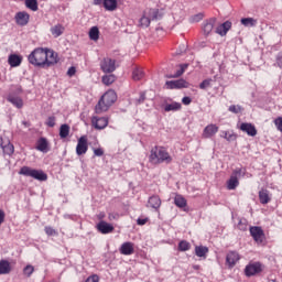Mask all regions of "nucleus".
<instances>
[{
	"label": "nucleus",
	"mask_w": 282,
	"mask_h": 282,
	"mask_svg": "<svg viewBox=\"0 0 282 282\" xmlns=\"http://www.w3.org/2000/svg\"><path fill=\"white\" fill-rule=\"evenodd\" d=\"M28 61L35 67L50 68L56 65L59 58L53 50L37 47L28 56Z\"/></svg>",
	"instance_id": "1"
},
{
	"label": "nucleus",
	"mask_w": 282,
	"mask_h": 282,
	"mask_svg": "<svg viewBox=\"0 0 282 282\" xmlns=\"http://www.w3.org/2000/svg\"><path fill=\"white\" fill-rule=\"evenodd\" d=\"M149 161L153 165L162 163L170 164L172 163L173 158L164 147H154L150 152Z\"/></svg>",
	"instance_id": "2"
},
{
	"label": "nucleus",
	"mask_w": 282,
	"mask_h": 282,
	"mask_svg": "<svg viewBox=\"0 0 282 282\" xmlns=\"http://www.w3.org/2000/svg\"><path fill=\"white\" fill-rule=\"evenodd\" d=\"M117 100V94L113 90H108L98 101L95 107V112L101 115L106 112L110 106H112Z\"/></svg>",
	"instance_id": "3"
},
{
	"label": "nucleus",
	"mask_w": 282,
	"mask_h": 282,
	"mask_svg": "<svg viewBox=\"0 0 282 282\" xmlns=\"http://www.w3.org/2000/svg\"><path fill=\"white\" fill-rule=\"evenodd\" d=\"M20 175L30 176L39 181H46L47 175L42 170H34L29 166L21 167Z\"/></svg>",
	"instance_id": "4"
},
{
	"label": "nucleus",
	"mask_w": 282,
	"mask_h": 282,
	"mask_svg": "<svg viewBox=\"0 0 282 282\" xmlns=\"http://www.w3.org/2000/svg\"><path fill=\"white\" fill-rule=\"evenodd\" d=\"M263 270V264L261 262H251L245 269L246 276H256L260 274Z\"/></svg>",
	"instance_id": "5"
},
{
	"label": "nucleus",
	"mask_w": 282,
	"mask_h": 282,
	"mask_svg": "<svg viewBox=\"0 0 282 282\" xmlns=\"http://www.w3.org/2000/svg\"><path fill=\"white\" fill-rule=\"evenodd\" d=\"M250 235L257 243H263L265 241V234L259 226L250 227Z\"/></svg>",
	"instance_id": "6"
},
{
	"label": "nucleus",
	"mask_w": 282,
	"mask_h": 282,
	"mask_svg": "<svg viewBox=\"0 0 282 282\" xmlns=\"http://www.w3.org/2000/svg\"><path fill=\"white\" fill-rule=\"evenodd\" d=\"M109 123V118L108 117H98V116H93L91 118V126L96 130H104Z\"/></svg>",
	"instance_id": "7"
},
{
	"label": "nucleus",
	"mask_w": 282,
	"mask_h": 282,
	"mask_svg": "<svg viewBox=\"0 0 282 282\" xmlns=\"http://www.w3.org/2000/svg\"><path fill=\"white\" fill-rule=\"evenodd\" d=\"M100 68L104 73H112L116 70V61L109 57H105L100 62Z\"/></svg>",
	"instance_id": "8"
},
{
	"label": "nucleus",
	"mask_w": 282,
	"mask_h": 282,
	"mask_svg": "<svg viewBox=\"0 0 282 282\" xmlns=\"http://www.w3.org/2000/svg\"><path fill=\"white\" fill-rule=\"evenodd\" d=\"M88 151V139L86 135H83L78 139L76 153L77 155H83Z\"/></svg>",
	"instance_id": "9"
},
{
	"label": "nucleus",
	"mask_w": 282,
	"mask_h": 282,
	"mask_svg": "<svg viewBox=\"0 0 282 282\" xmlns=\"http://www.w3.org/2000/svg\"><path fill=\"white\" fill-rule=\"evenodd\" d=\"M242 172L241 169H237L234 171L232 175L230 176L229 181L227 182V188L228 189H236L237 186L239 185V180L237 175H240Z\"/></svg>",
	"instance_id": "10"
},
{
	"label": "nucleus",
	"mask_w": 282,
	"mask_h": 282,
	"mask_svg": "<svg viewBox=\"0 0 282 282\" xmlns=\"http://www.w3.org/2000/svg\"><path fill=\"white\" fill-rule=\"evenodd\" d=\"M14 20L18 25L25 26L30 21V14L25 11L18 12Z\"/></svg>",
	"instance_id": "11"
},
{
	"label": "nucleus",
	"mask_w": 282,
	"mask_h": 282,
	"mask_svg": "<svg viewBox=\"0 0 282 282\" xmlns=\"http://www.w3.org/2000/svg\"><path fill=\"white\" fill-rule=\"evenodd\" d=\"M167 88L170 89H181V88H188L189 84L185 79L178 80H170L166 83Z\"/></svg>",
	"instance_id": "12"
},
{
	"label": "nucleus",
	"mask_w": 282,
	"mask_h": 282,
	"mask_svg": "<svg viewBox=\"0 0 282 282\" xmlns=\"http://www.w3.org/2000/svg\"><path fill=\"white\" fill-rule=\"evenodd\" d=\"M240 130L246 132L250 137H256L258 133L257 128L252 123H248V122L241 123Z\"/></svg>",
	"instance_id": "13"
},
{
	"label": "nucleus",
	"mask_w": 282,
	"mask_h": 282,
	"mask_svg": "<svg viewBox=\"0 0 282 282\" xmlns=\"http://www.w3.org/2000/svg\"><path fill=\"white\" fill-rule=\"evenodd\" d=\"M219 131V127H217L216 124H208L203 132V137L205 139H209L212 137H214L217 132Z\"/></svg>",
	"instance_id": "14"
},
{
	"label": "nucleus",
	"mask_w": 282,
	"mask_h": 282,
	"mask_svg": "<svg viewBox=\"0 0 282 282\" xmlns=\"http://www.w3.org/2000/svg\"><path fill=\"white\" fill-rule=\"evenodd\" d=\"M97 230L99 232H101V235H109V232L113 231V226L101 220L98 225H97Z\"/></svg>",
	"instance_id": "15"
},
{
	"label": "nucleus",
	"mask_w": 282,
	"mask_h": 282,
	"mask_svg": "<svg viewBox=\"0 0 282 282\" xmlns=\"http://www.w3.org/2000/svg\"><path fill=\"white\" fill-rule=\"evenodd\" d=\"M162 200L158 195H153L149 198L148 207L159 212L161 208Z\"/></svg>",
	"instance_id": "16"
},
{
	"label": "nucleus",
	"mask_w": 282,
	"mask_h": 282,
	"mask_svg": "<svg viewBox=\"0 0 282 282\" xmlns=\"http://www.w3.org/2000/svg\"><path fill=\"white\" fill-rule=\"evenodd\" d=\"M239 254L235 251H231L227 254L226 263L229 264V268H234L236 265L237 261H239Z\"/></svg>",
	"instance_id": "17"
},
{
	"label": "nucleus",
	"mask_w": 282,
	"mask_h": 282,
	"mask_svg": "<svg viewBox=\"0 0 282 282\" xmlns=\"http://www.w3.org/2000/svg\"><path fill=\"white\" fill-rule=\"evenodd\" d=\"M36 150L46 153L48 152V142L45 138H40L36 142Z\"/></svg>",
	"instance_id": "18"
},
{
	"label": "nucleus",
	"mask_w": 282,
	"mask_h": 282,
	"mask_svg": "<svg viewBox=\"0 0 282 282\" xmlns=\"http://www.w3.org/2000/svg\"><path fill=\"white\" fill-rule=\"evenodd\" d=\"M230 29L231 22L227 21L216 29V33H218L221 36H225Z\"/></svg>",
	"instance_id": "19"
},
{
	"label": "nucleus",
	"mask_w": 282,
	"mask_h": 282,
	"mask_svg": "<svg viewBox=\"0 0 282 282\" xmlns=\"http://www.w3.org/2000/svg\"><path fill=\"white\" fill-rule=\"evenodd\" d=\"M8 63L11 67L20 66L22 63V57L17 54H11L8 58Z\"/></svg>",
	"instance_id": "20"
},
{
	"label": "nucleus",
	"mask_w": 282,
	"mask_h": 282,
	"mask_svg": "<svg viewBox=\"0 0 282 282\" xmlns=\"http://www.w3.org/2000/svg\"><path fill=\"white\" fill-rule=\"evenodd\" d=\"M7 100L19 109L23 107V100L18 96L9 95Z\"/></svg>",
	"instance_id": "21"
},
{
	"label": "nucleus",
	"mask_w": 282,
	"mask_h": 282,
	"mask_svg": "<svg viewBox=\"0 0 282 282\" xmlns=\"http://www.w3.org/2000/svg\"><path fill=\"white\" fill-rule=\"evenodd\" d=\"M50 31H51L52 35L55 39H57L58 36H61L64 33L65 28L62 24H56V25L52 26L50 29Z\"/></svg>",
	"instance_id": "22"
},
{
	"label": "nucleus",
	"mask_w": 282,
	"mask_h": 282,
	"mask_svg": "<svg viewBox=\"0 0 282 282\" xmlns=\"http://www.w3.org/2000/svg\"><path fill=\"white\" fill-rule=\"evenodd\" d=\"M259 198H260L261 204H263V205L268 204L271 200L270 192L268 189L262 188L259 192Z\"/></svg>",
	"instance_id": "23"
},
{
	"label": "nucleus",
	"mask_w": 282,
	"mask_h": 282,
	"mask_svg": "<svg viewBox=\"0 0 282 282\" xmlns=\"http://www.w3.org/2000/svg\"><path fill=\"white\" fill-rule=\"evenodd\" d=\"M11 267L8 260H0V274H10Z\"/></svg>",
	"instance_id": "24"
},
{
	"label": "nucleus",
	"mask_w": 282,
	"mask_h": 282,
	"mask_svg": "<svg viewBox=\"0 0 282 282\" xmlns=\"http://www.w3.org/2000/svg\"><path fill=\"white\" fill-rule=\"evenodd\" d=\"M214 25H215L214 20L206 21L203 24V32L206 36H208L212 33V31L214 30Z\"/></svg>",
	"instance_id": "25"
},
{
	"label": "nucleus",
	"mask_w": 282,
	"mask_h": 282,
	"mask_svg": "<svg viewBox=\"0 0 282 282\" xmlns=\"http://www.w3.org/2000/svg\"><path fill=\"white\" fill-rule=\"evenodd\" d=\"M174 203L177 208H186L187 206V200L180 194L175 196Z\"/></svg>",
	"instance_id": "26"
},
{
	"label": "nucleus",
	"mask_w": 282,
	"mask_h": 282,
	"mask_svg": "<svg viewBox=\"0 0 282 282\" xmlns=\"http://www.w3.org/2000/svg\"><path fill=\"white\" fill-rule=\"evenodd\" d=\"M117 0H104V8L107 11H115L117 9Z\"/></svg>",
	"instance_id": "27"
},
{
	"label": "nucleus",
	"mask_w": 282,
	"mask_h": 282,
	"mask_svg": "<svg viewBox=\"0 0 282 282\" xmlns=\"http://www.w3.org/2000/svg\"><path fill=\"white\" fill-rule=\"evenodd\" d=\"M144 14L150 18L151 21H154L159 18V10L158 9H148L144 11Z\"/></svg>",
	"instance_id": "28"
},
{
	"label": "nucleus",
	"mask_w": 282,
	"mask_h": 282,
	"mask_svg": "<svg viewBox=\"0 0 282 282\" xmlns=\"http://www.w3.org/2000/svg\"><path fill=\"white\" fill-rule=\"evenodd\" d=\"M143 77H144V73H143L142 68L137 67L133 69V72H132L133 80L138 82V80H141Z\"/></svg>",
	"instance_id": "29"
},
{
	"label": "nucleus",
	"mask_w": 282,
	"mask_h": 282,
	"mask_svg": "<svg viewBox=\"0 0 282 282\" xmlns=\"http://www.w3.org/2000/svg\"><path fill=\"white\" fill-rule=\"evenodd\" d=\"M182 108V105L180 104V102H172V104H167L166 106H165V108H164V110L166 111V112H169V111H177V110H180Z\"/></svg>",
	"instance_id": "30"
},
{
	"label": "nucleus",
	"mask_w": 282,
	"mask_h": 282,
	"mask_svg": "<svg viewBox=\"0 0 282 282\" xmlns=\"http://www.w3.org/2000/svg\"><path fill=\"white\" fill-rule=\"evenodd\" d=\"M69 126L68 124H62L61 128H59V137L61 139H65L68 137L69 134Z\"/></svg>",
	"instance_id": "31"
},
{
	"label": "nucleus",
	"mask_w": 282,
	"mask_h": 282,
	"mask_svg": "<svg viewBox=\"0 0 282 282\" xmlns=\"http://www.w3.org/2000/svg\"><path fill=\"white\" fill-rule=\"evenodd\" d=\"M25 6L34 12L39 9L37 0H25Z\"/></svg>",
	"instance_id": "32"
},
{
	"label": "nucleus",
	"mask_w": 282,
	"mask_h": 282,
	"mask_svg": "<svg viewBox=\"0 0 282 282\" xmlns=\"http://www.w3.org/2000/svg\"><path fill=\"white\" fill-rule=\"evenodd\" d=\"M89 39L93 41L99 40V30L97 26H93L89 31Z\"/></svg>",
	"instance_id": "33"
},
{
	"label": "nucleus",
	"mask_w": 282,
	"mask_h": 282,
	"mask_svg": "<svg viewBox=\"0 0 282 282\" xmlns=\"http://www.w3.org/2000/svg\"><path fill=\"white\" fill-rule=\"evenodd\" d=\"M208 248H196L195 249V254H196V257H203L204 259H206V254H207V252H208Z\"/></svg>",
	"instance_id": "34"
},
{
	"label": "nucleus",
	"mask_w": 282,
	"mask_h": 282,
	"mask_svg": "<svg viewBox=\"0 0 282 282\" xmlns=\"http://www.w3.org/2000/svg\"><path fill=\"white\" fill-rule=\"evenodd\" d=\"M44 231H45V235H47V237H57V231H56V229H54L53 227H51V226H46L45 228H44Z\"/></svg>",
	"instance_id": "35"
},
{
	"label": "nucleus",
	"mask_w": 282,
	"mask_h": 282,
	"mask_svg": "<svg viewBox=\"0 0 282 282\" xmlns=\"http://www.w3.org/2000/svg\"><path fill=\"white\" fill-rule=\"evenodd\" d=\"M241 23L245 26H254L257 24V21L252 18H245V19L241 20Z\"/></svg>",
	"instance_id": "36"
},
{
	"label": "nucleus",
	"mask_w": 282,
	"mask_h": 282,
	"mask_svg": "<svg viewBox=\"0 0 282 282\" xmlns=\"http://www.w3.org/2000/svg\"><path fill=\"white\" fill-rule=\"evenodd\" d=\"M151 23L150 18L147 17L145 13H143V17L140 19V26L148 28Z\"/></svg>",
	"instance_id": "37"
},
{
	"label": "nucleus",
	"mask_w": 282,
	"mask_h": 282,
	"mask_svg": "<svg viewBox=\"0 0 282 282\" xmlns=\"http://www.w3.org/2000/svg\"><path fill=\"white\" fill-rule=\"evenodd\" d=\"M116 80L115 75H106L102 77V83L107 86L111 85Z\"/></svg>",
	"instance_id": "38"
},
{
	"label": "nucleus",
	"mask_w": 282,
	"mask_h": 282,
	"mask_svg": "<svg viewBox=\"0 0 282 282\" xmlns=\"http://www.w3.org/2000/svg\"><path fill=\"white\" fill-rule=\"evenodd\" d=\"M238 230H242L243 232L248 228V221L246 219H240L238 225H237Z\"/></svg>",
	"instance_id": "39"
},
{
	"label": "nucleus",
	"mask_w": 282,
	"mask_h": 282,
	"mask_svg": "<svg viewBox=\"0 0 282 282\" xmlns=\"http://www.w3.org/2000/svg\"><path fill=\"white\" fill-rule=\"evenodd\" d=\"M224 133V138L227 140V141H235L236 139H237V135L236 134H234V133H230V132H228V131H224L223 132Z\"/></svg>",
	"instance_id": "40"
},
{
	"label": "nucleus",
	"mask_w": 282,
	"mask_h": 282,
	"mask_svg": "<svg viewBox=\"0 0 282 282\" xmlns=\"http://www.w3.org/2000/svg\"><path fill=\"white\" fill-rule=\"evenodd\" d=\"M34 272V267L31 264H28L24 269H23V273L25 274V276H31V274H33Z\"/></svg>",
	"instance_id": "41"
},
{
	"label": "nucleus",
	"mask_w": 282,
	"mask_h": 282,
	"mask_svg": "<svg viewBox=\"0 0 282 282\" xmlns=\"http://www.w3.org/2000/svg\"><path fill=\"white\" fill-rule=\"evenodd\" d=\"M187 67H188V64H181L180 69L176 72L174 77H180L181 75H183L184 72L187 69Z\"/></svg>",
	"instance_id": "42"
},
{
	"label": "nucleus",
	"mask_w": 282,
	"mask_h": 282,
	"mask_svg": "<svg viewBox=\"0 0 282 282\" xmlns=\"http://www.w3.org/2000/svg\"><path fill=\"white\" fill-rule=\"evenodd\" d=\"M242 110H243V108L241 106H239V105H237V106L232 105V106L229 107V111L234 112V113H239Z\"/></svg>",
	"instance_id": "43"
},
{
	"label": "nucleus",
	"mask_w": 282,
	"mask_h": 282,
	"mask_svg": "<svg viewBox=\"0 0 282 282\" xmlns=\"http://www.w3.org/2000/svg\"><path fill=\"white\" fill-rule=\"evenodd\" d=\"M120 252L126 256L133 254L134 248H120Z\"/></svg>",
	"instance_id": "44"
},
{
	"label": "nucleus",
	"mask_w": 282,
	"mask_h": 282,
	"mask_svg": "<svg viewBox=\"0 0 282 282\" xmlns=\"http://www.w3.org/2000/svg\"><path fill=\"white\" fill-rule=\"evenodd\" d=\"M212 82H213L212 79H205V80L199 85V88H200V89H206V88L210 87Z\"/></svg>",
	"instance_id": "45"
},
{
	"label": "nucleus",
	"mask_w": 282,
	"mask_h": 282,
	"mask_svg": "<svg viewBox=\"0 0 282 282\" xmlns=\"http://www.w3.org/2000/svg\"><path fill=\"white\" fill-rule=\"evenodd\" d=\"M274 124L276 127V129L282 132V117H278L275 120H274Z\"/></svg>",
	"instance_id": "46"
},
{
	"label": "nucleus",
	"mask_w": 282,
	"mask_h": 282,
	"mask_svg": "<svg viewBox=\"0 0 282 282\" xmlns=\"http://www.w3.org/2000/svg\"><path fill=\"white\" fill-rule=\"evenodd\" d=\"M95 156H102L105 154V151L102 148L94 149Z\"/></svg>",
	"instance_id": "47"
},
{
	"label": "nucleus",
	"mask_w": 282,
	"mask_h": 282,
	"mask_svg": "<svg viewBox=\"0 0 282 282\" xmlns=\"http://www.w3.org/2000/svg\"><path fill=\"white\" fill-rule=\"evenodd\" d=\"M148 221H149L148 217H145V218H138L137 224H138V226H145V224H148Z\"/></svg>",
	"instance_id": "48"
},
{
	"label": "nucleus",
	"mask_w": 282,
	"mask_h": 282,
	"mask_svg": "<svg viewBox=\"0 0 282 282\" xmlns=\"http://www.w3.org/2000/svg\"><path fill=\"white\" fill-rule=\"evenodd\" d=\"M46 126L53 128L55 126V117H48L46 121Z\"/></svg>",
	"instance_id": "49"
},
{
	"label": "nucleus",
	"mask_w": 282,
	"mask_h": 282,
	"mask_svg": "<svg viewBox=\"0 0 282 282\" xmlns=\"http://www.w3.org/2000/svg\"><path fill=\"white\" fill-rule=\"evenodd\" d=\"M276 64L282 69V52L276 56Z\"/></svg>",
	"instance_id": "50"
},
{
	"label": "nucleus",
	"mask_w": 282,
	"mask_h": 282,
	"mask_svg": "<svg viewBox=\"0 0 282 282\" xmlns=\"http://www.w3.org/2000/svg\"><path fill=\"white\" fill-rule=\"evenodd\" d=\"M144 100H145V94L141 93L139 99H137V104L140 105L144 102Z\"/></svg>",
	"instance_id": "51"
},
{
	"label": "nucleus",
	"mask_w": 282,
	"mask_h": 282,
	"mask_svg": "<svg viewBox=\"0 0 282 282\" xmlns=\"http://www.w3.org/2000/svg\"><path fill=\"white\" fill-rule=\"evenodd\" d=\"M76 74V68L74 66L69 67L68 72H67V75L69 77L74 76Z\"/></svg>",
	"instance_id": "52"
},
{
	"label": "nucleus",
	"mask_w": 282,
	"mask_h": 282,
	"mask_svg": "<svg viewBox=\"0 0 282 282\" xmlns=\"http://www.w3.org/2000/svg\"><path fill=\"white\" fill-rule=\"evenodd\" d=\"M178 248H189V243L185 240H182L178 245Z\"/></svg>",
	"instance_id": "53"
},
{
	"label": "nucleus",
	"mask_w": 282,
	"mask_h": 282,
	"mask_svg": "<svg viewBox=\"0 0 282 282\" xmlns=\"http://www.w3.org/2000/svg\"><path fill=\"white\" fill-rule=\"evenodd\" d=\"M182 102H183L184 105L188 106V105L192 102V99H191L189 97H184V98L182 99Z\"/></svg>",
	"instance_id": "54"
},
{
	"label": "nucleus",
	"mask_w": 282,
	"mask_h": 282,
	"mask_svg": "<svg viewBox=\"0 0 282 282\" xmlns=\"http://www.w3.org/2000/svg\"><path fill=\"white\" fill-rule=\"evenodd\" d=\"M4 217H6L4 212H3L2 209H0V223H2V224H3V221H4Z\"/></svg>",
	"instance_id": "55"
},
{
	"label": "nucleus",
	"mask_w": 282,
	"mask_h": 282,
	"mask_svg": "<svg viewBox=\"0 0 282 282\" xmlns=\"http://www.w3.org/2000/svg\"><path fill=\"white\" fill-rule=\"evenodd\" d=\"M121 248H133V243L132 242H124Z\"/></svg>",
	"instance_id": "56"
},
{
	"label": "nucleus",
	"mask_w": 282,
	"mask_h": 282,
	"mask_svg": "<svg viewBox=\"0 0 282 282\" xmlns=\"http://www.w3.org/2000/svg\"><path fill=\"white\" fill-rule=\"evenodd\" d=\"M95 6H104L105 0H93Z\"/></svg>",
	"instance_id": "57"
},
{
	"label": "nucleus",
	"mask_w": 282,
	"mask_h": 282,
	"mask_svg": "<svg viewBox=\"0 0 282 282\" xmlns=\"http://www.w3.org/2000/svg\"><path fill=\"white\" fill-rule=\"evenodd\" d=\"M203 19V14H197V15H195V18H194V20L195 21H200Z\"/></svg>",
	"instance_id": "58"
},
{
	"label": "nucleus",
	"mask_w": 282,
	"mask_h": 282,
	"mask_svg": "<svg viewBox=\"0 0 282 282\" xmlns=\"http://www.w3.org/2000/svg\"><path fill=\"white\" fill-rule=\"evenodd\" d=\"M22 124H23L25 128L30 127V123H29L28 121H22Z\"/></svg>",
	"instance_id": "59"
},
{
	"label": "nucleus",
	"mask_w": 282,
	"mask_h": 282,
	"mask_svg": "<svg viewBox=\"0 0 282 282\" xmlns=\"http://www.w3.org/2000/svg\"><path fill=\"white\" fill-rule=\"evenodd\" d=\"M104 217H105V213H100V214L98 215V219H104Z\"/></svg>",
	"instance_id": "60"
},
{
	"label": "nucleus",
	"mask_w": 282,
	"mask_h": 282,
	"mask_svg": "<svg viewBox=\"0 0 282 282\" xmlns=\"http://www.w3.org/2000/svg\"><path fill=\"white\" fill-rule=\"evenodd\" d=\"M181 252H186V250H188V248H180Z\"/></svg>",
	"instance_id": "61"
},
{
	"label": "nucleus",
	"mask_w": 282,
	"mask_h": 282,
	"mask_svg": "<svg viewBox=\"0 0 282 282\" xmlns=\"http://www.w3.org/2000/svg\"><path fill=\"white\" fill-rule=\"evenodd\" d=\"M194 270H199V265L198 264H195L193 265Z\"/></svg>",
	"instance_id": "62"
},
{
	"label": "nucleus",
	"mask_w": 282,
	"mask_h": 282,
	"mask_svg": "<svg viewBox=\"0 0 282 282\" xmlns=\"http://www.w3.org/2000/svg\"><path fill=\"white\" fill-rule=\"evenodd\" d=\"M11 153H13V147L11 145Z\"/></svg>",
	"instance_id": "63"
},
{
	"label": "nucleus",
	"mask_w": 282,
	"mask_h": 282,
	"mask_svg": "<svg viewBox=\"0 0 282 282\" xmlns=\"http://www.w3.org/2000/svg\"><path fill=\"white\" fill-rule=\"evenodd\" d=\"M1 224H3V223L0 221V226H1Z\"/></svg>",
	"instance_id": "64"
}]
</instances>
